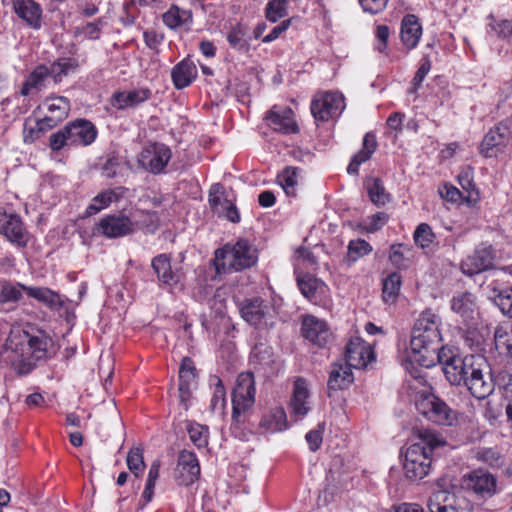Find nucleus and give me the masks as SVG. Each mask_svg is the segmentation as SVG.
Masks as SVG:
<instances>
[{
  "label": "nucleus",
  "instance_id": "f704fd0d",
  "mask_svg": "<svg viewBox=\"0 0 512 512\" xmlns=\"http://www.w3.org/2000/svg\"><path fill=\"white\" fill-rule=\"evenodd\" d=\"M27 295L45 304L50 309L60 310L64 300L57 292L46 287H24Z\"/></svg>",
  "mask_w": 512,
  "mask_h": 512
},
{
  "label": "nucleus",
  "instance_id": "cd10ccee",
  "mask_svg": "<svg viewBox=\"0 0 512 512\" xmlns=\"http://www.w3.org/2000/svg\"><path fill=\"white\" fill-rule=\"evenodd\" d=\"M47 65H38L29 73L20 89V95L34 97L46 87L48 81Z\"/></svg>",
  "mask_w": 512,
  "mask_h": 512
},
{
  "label": "nucleus",
  "instance_id": "f8f14e48",
  "mask_svg": "<svg viewBox=\"0 0 512 512\" xmlns=\"http://www.w3.org/2000/svg\"><path fill=\"white\" fill-rule=\"evenodd\" d=\"M136 229L134 221L124 213L109 214L102 217L94 228V233L106 238H120L131 235Z\"/></svg>",
  "mask_w": 512,
  "mask_h": 512
},
{
  "label": "nucleus",
  "instance_id": "37998d69",
  "mask_svg": "<svg viewBox=\"0 0 512 512\" xmlns=\"http://www.w3.org/2000/svg\"><path fill=\"white\" fill-rule=\"evenodd\" d=\"M402 284L401 276L398 272L390 273L383 280L382 295L385 302H394L397 298Z\"/></svg>",
  "mask_w": 512,
  "mask_h": 512
},
{
  "label": "nucleus",
  "instance_id": "aec40b11",
  "mask_svg": "<svg viewBox=\"0 0 512 512\" xmlns=\"http://www.w3.org/2000/svg\"><path fill=\"white\" fill-rule=\"evenodd\" d=\"M302 335L318 347L326 346L332 338L327 324L314 316H306L302 322Z\"/></svg>",
  "mask_w": 512,
  "mask_h": 512
},
{
  "label": "nucleus",
  "instance_id": "4d7b16f0",
  "mask_svg": "<svg viewBox=\"0 0 512 512\" xmlns=\"http://www.w3.org/2000/svg\"><path fill=\"white\" fill-rule=\"evenodd\" d=\"M430 69H431V61L428 56H424L421 59L420 66L412 79V82H411L412 87L408 90L409 93H415L419 89V87L421 86L425 77L429 73Z\"/></svg>",
  "mask_w": 512,
  "mask_h": 512
},
{
  "label": "nucleus",
  "instance_id": "58836bf2",
  "mask_svg": "<svg viewBox=\"0 0 512 512\" xmlns=\"http://www.w3.org/2000/svg\"><path fill=\"white\" fill-rule=\"evenodd\" d=\"M151 266L163 284L172 285L178 282L177 276L172 272L170 258L166 254L154 257Z\"/></svg>",
  "mask_w": 512,
  "mask_h": 512
},
{
  "label": "nucleus",
  "instance_id": "c03bdc74",
  "mask_svg": "<svg viewBox=\"0 0 512 512\" xmlns=\"http://www.w3.org/2000/svg\"><path fill=\"white\" fill-rule=\"evenodd\" d=\"M186 430L192 443L198 447L203 448L208 444L209 428L197 422L188 421Z\"/></svg>",
  "mask_w": 512,
  "mask_h": 512
},
{
  "label": "nucleus",
  "instance_id": "1a4fd4ad",
  "mask_svg": "<svg viewBox=\"0 0 512 512\" xmlns=\"http://www.w3.org/2000/svg\"><path fill=\"white\" fill-rule=\"evenodd\" d=\"M242 318L257 329H267L275 322L274 308L263 299L255 297L246 299L240 307Z\"/></svg>",
  "mask_w": 512,
  "mask_h": 512
},
{
  "label": "nucleus",
  "instance_id": "72a5a7b5",
  "mask_svg": "<svg viewBox=\"0 0 512 512\" xmlns=\"http://www.w3.org/2000/svg\"><path fill=\"white\" fill-rule=\"evenodd\" d=\"M164 24L170 29L184 28L189 30L192 22V12L190 10L181 9L176 5H172L168 11L162 16Z\"/></svg>",
  "mask_w": 512,
  "mask_h": 512
},
{
  "label": "nucleus",
  "instance_id": "bf43d9fd",
  "mask_svg": "<svg viewBox=\"0 0 512 512\" xmlns=\"http://www.w3.org/2000/svg\"><path fill=\"white\" fill-rule=\"evenodd\" d=\"M491 22L488 24V32H495L499 38H508L512 34V23L508 20H495L490 17Z\"/></svg>",
  "mask_w": 512,
  "mask_h": 512
},
{
  "label": "nucleus",
  "instance_id": "a211bd4d",
  "mask_svg": "<svg viewBox=\"0 0 512 512\" xmlns=\"http://www.w3.org/2000/svg\"><path fill=\"white\" fill-rule=\"evenodd\" d=\"M265 119L269 127L282 134L297 133L299 127L294 119V112L289 107L273 106Z\"/></svg>",
  "mask_w": 512,
  "mask_h": 512
},
{
  "label": "nucleus",
  "instance_id": "6ab92c4d",
  "mask_svg": "<svg viewBox=\"0 0 512 512\" xmlns=\"http://www.w3.org/2000/svg\"><path fill=\"white\" fill-rule=\"evenodd\" d=\"M66 133L69 135L71 146H88L97 137L95 125L86 119H76L67 123Z\"/></svg>",
  "mask_w": 512,
  "mask_h": 512
},
{
  "label": "nucleus",
  "instance_id": "5701e85b",
  "mask_svg": "<svg viewBox=\"0 0 512 512\" xmlns=\"http://www.w3.org/2000/svg\"><path fill=\"white\" fill-rule=\"evenodd\" d=\"M428 512H465L457 496L446 490L436 489L427 500Z\"/></svg>",
  "mask_w": 512,
  "mask_h": 512
},
{
  "label": "nucleus",
  "instance_id": "bb28decb",
  "mask_svg": "<svg viewBox=\"0 0 512 512\" xmlns=\"http://www.w3.org/2000/svg\"><path fill=\"white\" fill-rule=\"evenodd\" d=\"M291 413L296 419H302L310 411L309 390L303 378L294 382L293 393L290 400Z\"/></svg>",
  "mask_w": 512,
  "mask_h": 512
},
{
  "label": "nucleus",
  "instance_id": "b1692460",
  "mask_svg": "<svg viewBox=\"0 0 512 512\" xmlns=\"http://www.w3.org/2000/svg\"><path fill=\"white\" fill-rule=\"evenodd\" d=\"M450 305L452 311L460 316L466 324L474 322L478 316L476 297L470 292H461L454 295Z\"/></svg>",
  "mask_w": 512,
  "mask_h": 512
},
{
  "label": "nucleus",
  "instance_id": "412c9836",
  "mask_svg": "<svg viewBox=\"0 0 512 512\" xmlns=\"http://www.w3.org/2000/svg\"><path fill=\"white\" fill-rule=\"evenodd\" d=\"M297 285L302 295L313 304H321L329 290L322 280L309 273L298 274Z\"/></svg>",
  "mask_w": 512,
  "mask_h": 512
},
{
  "label": "nucleus",
  "instance_id": "f3484780",
  "mask_svg": "<svg viewBox=\"0 0 512 512\" xmlns=\"http://www.w3.org/2000/svg\"><path fill=\"white\" fill-rule=\"evenodd\" d=\"M200 465L196 455L188 450H182L178 456L174 479L179 485L189 486L198 480Z\"/></svg>",
  "mask_w": 512,
  "mask_h": 512
},
{
  "label": "nucleus",
  "instance_id": "423d86ee",
  "mask_svg": "<svg viewBox=\"0 0 512 512\" xmlns=\"http://www.w3.org/2000/svg\"><path fill=\"white\" fill-rule=\"evenodd\" d=\"M52 343V340L43 335H31L25 330H12L6 341V346L24 355L25 353L31 352L36 359H42L46 357L48 346Z\"/></svg>",
  "mask_w": 512,
  "mask_h": 512
},
{
  "label": "nucleus",
  "instance_id": "052dcab7",
  "mask_svg": "<svg viewBox=\"0 0 512 512\" xmlns=\"http://www.w3.org/2000/svg\"><path fill=\"white\" fill-rule=\"evenodd\" d=\"M68 133H66V126L52 133L49 137V147L53 151H60L65 146H71Z\"/></svg>",
  "mask_w": 512,
  "mask_h": 512
},
{
  "label": "nucleus",
  "instance_id": "09e8293b",
  "mask_svg": "<svg viewBox=\"0 0 512 512\" xmlns=\"http://www.w3.org/2000/svg\"><path fill=\"white\" fill-rule=\"evenodd\" d=\"M126 463L131 473H133L136 477H139V475L142 474L145 469L143 450L139 447L131 448L128 452Z\"/></svg>",
  "mask_w": 512,
  "mask_h": 512
},
{
  "label": "nucleus",
  "instance_id": "a19ab883",
  "mask_svg": "<svg viewBox=\"0 0 512 512\" xmlns=\"http://www.w3.org/2000/svg\"><path fill=\"white\" fill-rule=\"evenodd\" d=\"M365 185L372 203L377 206H384L390 202L391 196L386 191L383 182L379 178H369Z\"/></svg>",
  "mask_w": 512,
  "mask_h": 512
},
{
  "label": "nucleus",
  "instance_id": "de8ad7c7",
  "mask_svg": "<svg viewBox=\"0 0 512 512\" xmlns=\"http://www.w3.org/2000/svg\"><path fill=\"white\" fill-rule=\"evenodd\" d=\"M24 285L0 281V303L16 302L22 297Z\"/></svg>",
  "mask_w": 512,
  "mask_h": 512
},
{
  "label": "nucleus",
  "instance_id": "7ed1b4c3",
  "mask_svg": "<svg viewBox=\"0 0 512 512\" xmlns=\"http://www.w3.org/2000/svg\"><path fill=\"white\" fill-rule=\"evenodd\" d=\"M257 250L247 240L226 244L215 251L214 266L218 274L251 268L257 262Z\"/></svg>",
  "mask_w": 512,
  "mask_h": 512
},
{
  "label": "nucleus",
  "instance_id": "a878e982",
  "mask_svg": "<svg viewBox=\"0 0 512 512\" xmlns=\"http://www.w3.org/2000/svg\"><path fill=\"white\" fill-rule=\"evenodd\" d=\"M152 96L149 88H138L129 91L115 92L111 98V105L118 110L136 107Z\"/></svg>",
  "mask_w": 512,
  "mask_h": 512
},
{
  "label": "nucleus",
  "instance_id": "9b49d317",
  "mask_svg": "<svg viewBox=\"0 0 512 512\" xmlns=\"http://www.w3.org/2000/svg\"><path fill=\"white\" fill-rule=\"evenodd\" d=\"M310 108L316 121L326 122L341 115L345 99L339 92H325L314 97Z\"/></svg>",
  "mask_w": 512,
  "mask_h": 512
},
{
  "label": "nucleus",
  "instance_id": "f03ea898",
  "mask_svg": "<svg viewBox=\"0 0 512 512\" xmlns=\"http://www.w3.org/2000/svg\"><path fill=\"white\" fill-rule=\"evenodd\" d=\"M412 437L414 443L405 452L403 470L406 479L418 482L430 472L433 451L446 441L437 431L418 427L413 428Z\"/></svg>",
  "mask_w": 512,
  "mask_h": 512
},
{
  "label": "nucleus",
  "instance_id": "4468645a",
  "mask_svg": "<svg viewBox=\"0 0 512 512\" xmlns=\"http://www.w3.org/2000/svg\"><path fill=\"white\" fill-rule=\"evenodd\" d=\"M462 487L481 498H487L496 493L497 480L488 471L477 469L463 477Z\"/></svg>",
  "mask_w": 512,
  "mask_h": 512
},
{
  "label": "nucleus",
  "instance_id": "6e6d98bb",
  "mask_svg": "<svg viewBox=\"0 0 512 512\" xmlns=\"http://www.w3.org/2000/svg\"><path fill=\"white\" fill-rule=\"evenodd\" d=\"M223 187L220 184H215L211 187L209 192V205L211 209L218 215H222L224 208V202H228L229 199L223 198Z\"/></svg>",
  "mask_w": 512,
  "mask_h": 512
},
{
  "label": "nucleus",
  "instance_id": "49530a36",
  "mask_svg": "<svg viewBox=\"0 0 512 512\" xmlns=\"http://www.w3.org/2000/svg\"><path fill=\"white\" fill-rule=\"evenodd\" d=\"M372 246L363 239L351 240L348 244L346 260L350 263L356 262L359 258L368 255Z\"/></svg>",
  "mask_w": 512,
  "mask_h": 512
},
{
  "label": "nucleus",
  "instance_id": "774afa93",
  "mask_svg": "<svg viewBox=\"0 0 512 512\" xmlns=\"http://www.w3.org/2000/svg\"><path fill=\"white\" fill-rule=\"evenodd\" d=\"M389 28L386 25H379L376 30V37L378 40V44L376 45V49L380 53H385L387 49V41L389 38Z\"/></svg>",
  "mask_w": 512,
  "mask_h": 512
},
{
  "label": "nucleus",
  "instance_id": "864d4df0",
  "mask_svg": "<svg viewBox=\"0 0 512 512\" xmlns=\"http://www.w3.org/2000/svg\"><path fill=\"white\" fill-rule=\"evenodd\" d=\"M477 459L493 468L504 465V457L495 448H481L477 451Z\"/></svg>",
  "mask_w": 512,
  "mask_h": 512
},
{
  "label": "nucleus",
  "instance_id": "473e14b6",
  "mask_svg": "<svg viewBox=\"0 0 512 512\" xmlns=\"http://www.w3.org/2000/svg\"><path fill=\"white\" fill-rule=\"evenodd\" d=\"M401 40L408 48L413 49L417 46L422 35V27L415 15H406L401 23Z\"/></svg>",
  "mask_w": 512,
  "mask_h": 512
},
{
  "label": "nucleus",
  "instance_id": "dca6fc26",
  "mask_svg": "<svg viewBox=\"0 0 512 512\" xmlns=\"http://www.w3.org/2000/svg\"><path fill=\"white\" fill-rule=\"evenodd\" d=\"M171 150L164 144H154L144 149L139 156V164L147 171L161 173L171 159Z\"/></svg>",
  "mask_w": 512,
  "mask_h": 512
},
{
  "label": "nucleus",
  "instance_id": "13d9d810",
  "mask_svg": "<svg viewBox=\"0 0 512 512\" xmlns=\"http://www.w3.org/2000/svg\"><path fill=\"white\" fill-rule=\"evenodd\" d=\"M159 217L157 212L142 210L141 219L135 221L136 226H139L146 232H154L158 227Z\"/></svg>",
  "mask_w": 512,
  "mask_h": 512
},
{
  "label": "nucleus",
  "instance_id": "2f4dec72",
  "mask_svg": "<svg viewBox=\"0 0 512 512\" xmlns=\"http://www.w3.org/2000/svg\"><path fill=\"white\" fill-rule=\"evenodd\" d=\"M351 369L346 363L332 364L327 383L328 389L337 391L348 388L354 380Z\"/></svg>",
  "mask_w": 512,
  "mask_h": 512
},
{
  "label": "nucleus",
  "instance_id": "680f3d73",
  "mask_svg": "<svg viewBox=\"0 0 512 512\" xmlns=\"http://www.w3.org/2000/svg\"><path fill=\"white\" fill-rule=\"evenodd\" d=\"M227 40L231 47H233L234 49H246L247 42L245 39V32L239 25L233 27L230 30V32L227 35Z\"/></svg>",
  "mask_w": 512,
  "mask_h": 512
},
{
  "label": "nucleus",
  "instance_id": "c9c22d12",
  "mask_svg": "<svg viewBox=\"0 0 512 512\" xmlns=\"http://www.w3.org/2000/svg\"><path fill=\"white\" fill-rule=\"evenodd\" d=\"M414 258L412 246L402 243L392 244L389 249V261L399 270H406L410 267Z\"/></svg>",
  "mask_w": 512,
  "mask_h": 512
},
{
  "label": "nucleus",
  "instance_id": "3c124183",
  "mask_svg": "<svg viewBox=\"0 0 512 512\" xmlns=\"http://www.w3.org/2000/svg\"><path fill=\"white\" fill-rule=\"evenodd\" d=\"M211 384L215 386L213 396L211 398V410L214 412L221 411L224 409L226 405L225 388L223 386L222 381L216 376L211 378Z\"/></svg>",
  "mask_w": 512,
  "mask_h": 512
},
{
  "label": "nucleus",
  "instance_id": "393cba45",
  "mask_svg": "<svg viewBox=\"0 0 512 512\" xmlns=\"http://www.w3.org/2000/svg\"><path fill=\"white\" fill-rule=\"evenodd\" d=\"M15 14L29 27L38 30L42 26V8L34 0H12Z\"/></svg>",
  "mask_w": 512,
  "mask_h": 512
},
{
  "label": "nucleus",
  "instance_id": "4c0bfd02",
  "mask_svg": "<svg viewBox=\"0 0 512 512\" xmlns=\"http://www.w3.org/2000/svg\"><path fill=\"white\" fill-rule=\"evenodd\" d=\"M77 68L78 62L73 58L58 59L47 66L48 78H51L55 84H59L65 76Z\"/></svg>",
  "mask_w": 512,
  "mask_h": 512
},
{
  "label": "nucleus",
  "instance_id": "4be33fe9",
  "mask_svg": "<svg viewBox=\"0 0 512 512\" xmlns=\"http://www.w3.org/2000/svg\"><path fill=\"white\" fill-rule=\"evenodd\" d=\"M493 259L491 246L480 245L462 261L461 269L463 273L472 276L490 269L493 265Z\"/></svg>",
  "mask_w": 512,
  "mask_h": 512
},
{
  "label": "nucleus",
  "instance_id": "ea45409f",
  "mask_svg": "<svg viewBox=\"0 0 512 512\" xmlns=\"http://www.w3.org/2000/svg\"><path fill=\"white\" fill-rule=\"evenodd\" d=\"M48 114L55 117L56 121L62 122L67 118L71 104L70 100L64 96H51L45 101Z\"/></svg>",
  "mask_w": 512,
  "mask_h": 512
},
{
  "label": "nucleus",
  "instance_id": "8fccbe9b",
  "mask_svg": "<svg viewBox=\"0 0 512 512\" xmlns=\"http://www.w3.org/2000/svg\"><path fill=\"white\" fill-rule=\"evenodd\" d=\"M289 0H270L265 8V15L270 22H277L287 15V4Z\"/></svg>",
  "mask_w": 512,
  "mask_h": 512
},
{
  "label": "nucleus",
  "instance_id": "338daca9",
  "mask_svg": "<svg viewBox=\"0 0 512 512\" xmlns=\"http://www.w3.org/2000/svg\"><path fill=\"white\" fill-rule=\"evenodd\" d=\"M440 196L450 202H457L461 198V192L450 184H444L439 187Z\"/></svg>",
  "mask_w": 512,
  "mask_h": 512
},
{
  "label": "nucleus",
  "instance_id": "a18cd8bd",
  "mask_svg": "<svg viewBox=\"0 0 512 512\" xmlns=\"http://www.w3.org/2000/svg\"><path fill=\"white\" fill-rule=\"evenodd\" d=\"M299 169L296 167L285 168L278 176L277 181L288 196H295Z\"/></svg>",
  "mask_w": 512,
  "mask_h": 512
},
{
  "label": "nucleus",
  "instance_id": "603ef678",
  "mask_svg": "<svg viewBox=\"0 0 512 512\" xmlns=\"http://www.w3.org/2000/svg\"><path fill=\"white\" fill-rule=\"evenodd\" d=\"M413 238L417 246L425 249L433 243L435 234L427 223H421L415 229Z\"/></svg>",
  "mask_w": 512,
  "mask_h": 512
},
{
  "label": "nucleus",
  "instance_id": "79ce46f5",
  "mask_svg": "<svg viewBox=\"0 0 512 512\" xmlns=\"http://www.w3.org/2000/svg\"><path fill=\"white\" fill-rule=\"evenodd\" d=\"M118 199L116 191L107 189L98 193L91 201L90 205L86 208V216H92L107 208L113 201Z\"/></svg>",
  "mask_w": 512,
  "mask_h": 512
},
{
  "label": "nucleus",
  "instance_id": "0eeeda50",
  "mask_svg": "<svg viewBox=\"0 0 512 512\" xmlns=\"http://www.w3.org/2000/svg\"><path fill=\"white\" fill-rule=\"evenodd\" d=\"M416 409L429 421L445 426H452L457 421V412L434 394L421 397L416 402Z\"/></svg>",
  "mask_w": 512,
  "mask_h": 512
},
{
  "label": "nucleus",
  "instance_id": "20e7f679",
  "mask_svg": "<svg viewBox=\"0 0 512 512\" xmlns=\"http://www.w3.org/2000/svg\"><path fill=\"white\" fill-rule=\"evenodd\" d=\"M479 355H467L461 357L455 354L451 349L442 347L441 352L438 354L437 363L442 365L444 375L451 385H463L468 377V373L476 357Z\"/></svg>",
  "mask_w": 512,
  "mask_h": 512
},
{
  "label": "nucleus",
  "instance_id": "f257e3e1",
  "mask_svg": "<svg viewBox=\"0 0 512 512\" xmlns=\"http://www.w3.org/2000/svg\"><path fill=\"white\" fill-rule=\"evenodd\" d=\"M441 318L431 309L423 311L412 329L410 348L413 359L420 366L430 368L437 363L443 346L440 333Z\"/></svg>",
  "mask_w": 512,
  "mask_h": 512
},
{
  "label": "nucleus",
  "instance_id": "0e129e2a",
  "mask_svg": "<svg viewBox=\"0 0 512 512\" xmlns=\"http://www.w3.org/2000/svg\"><path fill=\"white\" fill-rule=\"evenodd\" d=\"M271 349L264 344H257L251 351V358L260 364H268L271 362Z\"/></svg>",
  "mask_w": 512,
  "mask_h": 512
},
{
  "label": "nucleus",
  "instance_id": "e2e57ef3",
  "mask_svg": "<svg viewBox=\"0 0 512 512\" xmlns=\"http://www.w3.org/2000/svg\"><path fill=\"white\" fill-rule=\"evenodd\" d=\"M324 426V423L318 424L317 428L310 430L305 436V439L312 452L317 451L322 444Z\"/></svg>",
  "mask_w": 512,
  "mask_h": 512
},
{
  "label": "nucleus",
  "instance_id": "6e6552de",
  "mask_svg": "<svg viewBox=\"0 0 512 512\" xmlns=\"http://www.w3.org/2000/svg\"><path fill=\"white\" fill-rule=\"evenodd\" d=\"M255 380L251 372L240 373L232 392V418L240 422L242 414L247 412L255 402Z\"/></svg>",
  "mask_w": 512,
  "mask_h": 512
},
{
  "label": "nucleus",
  "instance_id": "9d476101",
  "mask_svg": "<svg viewBox=\"0 0 512 512\" xmlns=\"http://www.w3.org/2000/svg\"><path fill=\"white\" fill-rule=\"evenodd\" d=\"M512 140V120L505 119L492 127L480 144V153L487 158L496 157Z\"/></svg>",
  "mask_w": 512,
  "mask_h": 512
},
{
  "label": "nucleus",
  "instance_id": "e433bc0d",
  "mask_svg": "<svg viewBox=\"0 0 512 512\" xmlns=\"http://www.w3.org/2000/svg\"><path fill=\"white\" fill-rule=\"evenodd\" d=\"M260 426L272 433L285 430L287 428L286 412L281 407L270 410L262 417Z\"/></svg>",
  "mask_w": 512,
  "mask_h": 512
},
{
  "label": "nucleus",
  "instance_id": "2eb2a0df",
  "mask_svg": "<svg viewBox=\"0 0 512 512\" xmlns=\"http://www.w3.org/2000/svg\"><path fill=\"white\" fill-rule=\"evenodd\" d=\"M375 361V353L370 344L360 337H353L345 347V363L351 368L361 369Z\"/></svg>",
  "mask_w": 512,
  "mask_h": 512
},
{
  "label": "nucleus",
  "instance_id": "7c9ffc66",
  "mask_svg": "<svg viewBox=\"0 0 512 512\" xmlns=\"http://www.w3.org/2000/svg\"><path fill=\"white\" fill-rule=\"evenodd\" d=\"M376 148V136L371 132L366 133L363 138L362 149L352 157L347 172L351 175H357L360 165L371 158Z\"/></svg>",
  "mask_w": 512,
  "mask_h": 512
},
{
  "label": "nucleus",
  "instance_id": "c85d7f7f",
  "mask_svg": "<svg viewBox=\"0 0 512 512\" xmlns=\"http://www.w3.org/2000/svg\"><path fill=\"white\" fill-rule=\"evenodd\" d=\"M171 77L174 86L177 89L188 87L197 77L196 65L190 59L186 58L176 64L172 71Z\"/></svg>",
  "mask_w": 512,
  "mask_h": 512
},
{
  "label": "nucleus",
  "instance_id": "69168bd1",
  "mask_svg": "<svg viewBox=\"0 0 512 512\" xmlns=\"http://www.w3.org/2000/svg\"><path fill=\"white\" fill-rule=\"evenodd\" d=\"M359 3L365 12L377 14L385 9L388 0H359Z\"/></svg>",
  "mask_w": 512,
  "mask_h": 512
},
{
  "label": "nucleus",
  "instance_id": "39448f33",
  "mask_svg": "<svg viewBox=\"0 0 512 512\" xmlns=\"http://www.w3.org/2000/svg\"><path fill=\"white\" fill-rule=\"evenodd\" d=\"M463 385L478 400L486 399L494 392L495 383L485 357L482 355L476 357Z\"/></svg>",
  "mask_w": 512,
  "mask_h": 512
},
{
  "label": "nucleus",
  "instance_id": "5fc2aeb1",
  "mask_svg": "<svg viewBox=\"0 0 512 512\" xmlns=\"http://www.w3.org/2000/svg\"><path fill=\"white\" fill-rule=\"evenodd\" d=\"M493 301L497 305L503 315L512 318V288L500 290L494 297Z\"/></svg>",
  "mask_w": 512,
  "mask_h": 512
},
{
  "label": "nucleus",
  "instance_id": "ddd939ff",
  "mask_svg": "<svg viewBox=\"0 0 512 512\" xmlns=\"http://www.w3.org/2000/svg\"><path fill=\"white\" fill-rule=\"evenodd\" d=\"M0 234L18 248L27 247L30 240V233L22 218L16 213H7L2 210H0Z\"/></svg>",
  "mask_w": 512,
  "mask_h": 512
},
{
  "label": "nucleus",
  "instance_id": "c756f323",
  "mask_svg": "<svg viewBox=\"0 0 512 512\" xmlns=\"http://www.w3.org/2000/svg\"><path fill=\"white\" fill-rule=\"evenodd\" d=\"M196 374L193 362L189 358H184L179 369V396L182 403L189 400L191 390L196 384Z\"/></svg>",
  "mask_w": 512,
  "mask_h": 512
}]
</instances>
